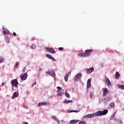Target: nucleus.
Masks as SVG:
<instances>
[{
	"label": "nucleus",
	"mask_w": 124,
	"mask_h": 124,
	"mask_svg": "<svg viewBox=\"0 0 124 124\" xmlns=\"http://www.w3.org/2000/svg\"><path fill=\"white\" fill-rule=\"evenodd\" d=\"M11 85L12 87H16L18 88V80L17 79H14L11 81Z\"/></svg>",
	"instance_id": "obj_1"
},
{
	"label": "nucleus",
	"mask_w": 124,
	"mask_h": 124,
	"mask_svg": "<svg viewBox=\"0 0 124 124\" xmlns=\"http://www.w3.org/2000/svg\"><path fill=\"white\" fill-rule=\"evenodd\" d=\"M48 73L49 74V75H51V76H52L53 77L56 75V74H55V71L53 70V69H48Z\"/></svg>",
	"instance_id": "obj_2"
},
{
	"label": "nucleus",
	"mask_w": 124,
	"mask_h": 124,
	"mask_svg": "<svg viewBox=\"0 0 124 124\" xmlns=\"http://www.w3.org/2000/svg\"><path fill=\"white\" fill-rule=\"evenodd\" d=\"M93 117H94V113L87 114L85 115L83 118L84 119H91V118H93Z\"/></svg>",
	"instance_id": "obj_3"
},
{
	"label": "nucleus",
	"mask_w": 124,
	"mask_h": 124,
	"mask_svg": "<svg viewBox=\"0 0 124 124\" xmlns=\"http://www.w3.org/2000/svg\"><path fill=\"white\" fill-rule=\"evenodd\" d=\"M45 49L47 52H50V53L56 54V51H55V50H54L53 48H51L50 47H46Z\"/></svg>",
	"instance_id": "obj_4"
},
{
	"label": "nucleus",
	"mask_w": 124,
	"mask_h": 124,
	"mask_svg": "<svg viewBox=\"0 0 124 124\" xmlns=\"http://www.w3.org/2000/svg\"><path fill=\"white\" fill-rule=\"evenodd\" d=\"M79 76H80V77H82V73H78L77 75H76L74 77V81L76 82H77L78 81V79H79Z\"/></svg>",
	"instance_id": "obj_5"
},
{
	"label": "nucleus",
	"mask_w": 124,
	"mask_h": 124,
	"mask_svg": "<svg viewBox=\"0 0 124 124\" xmlns=\"http://www.w3.org/2000/svg\"><path fill=\"white\" fill-rule=\"evenodd\" d=\"M27 78H28V74L27 73H25L23 75L20 76V79L21 80H25Z\"/></svg>",
	"instance_id": "obj_6"
},
{
	"label": "nucleus",
	"mask_w": 124,
	"mask_h": 124,
	"mask_svg": "<svg viewBox=\"0 0 124 124\" xmlns=\"http://www.w3.org/2000/svg\"><path fill=\"white\" fill-rule=\"evenodd\" d=\"M103 96H106V95H107V93L109 92V91H108V89L103 88Z\"/></svg>",
	"instance_id": "obj_7"
},
{
	"label": "nucleus",
	"mask_w": 124,
	"mask_h": 124,
	"mask_svg": "<svg viewBox=\"0 0 124 124\" xmlns=\"http://www.w3.org/2000/svg\"><path fill=\"white\" fill-rule=\"evenodd\" d=\"M93 49H87L85 50V55L86 57H89L90 56V53H92L93 52Z\"/></svg>",
	"instance_id": "obj_8"
},
{
	"label": "nucleus",
	"mask_w": 124,
	"mask_h": 124,
	"mask_svg": "<svg viewBox=\"0 0 124 124\" xmlns=\"http://www.w3.org/2000/svg\"><path fill=\"white\" fill-rule=\"evenodd\" d=\"M2 30L3 31V33H4V34H9V33H10L9 31L7 30L6 28H4L3 27Z\"/></svg>",
	"instance_id": "obj_9"
},
{
	"label": "nucleus",
	"mask_w": 124,
	"mask_h": 124,
	"mask_svg": "<svg viewBox=\"0 0 124 124\" xmlns=\"http://www.w3.org/2000/svg\"><path fill=\"white\" fill-rule=\"evenodd\" d=\"M91 82H92V79L91 78H89L87 81V89H90L91 88V86H92V84H91Z\"/></svg>",
	"instance_id": "obj_10"
},
{
	"label": "nucleus",
	"mask_w": 124,
	"mask_h": 124,
	"mask_svg": "<svg viewBox=\"0 0 124 124\" xmlns=\"http://www.w3.org/2000/svg\"><path fill=\"white\" fill-rule=\"evenodd\" d=\"M93 70H94V68H93V67H91L90 69H87L86 70V72L87 74H90V73H92V72H93Z\"/></svg>",
	"instance_id": "obj_11"
},
{
	"label": "nucleus",
	"mask_w": 124,
	"mask_h": 124,
	"mask_svg": "<svg viewBox=\"0 0 124 124\" xmlns=\"http://www.w3.org/2000/svg\"><path fill=\"white\" fill-rule=\"evenodd\" d=\"M18 96H19V93H18V92H15L12 97V99H14V98L18 97Z\"/></svg>",
	"instance_id": "obj_12"
},
{
	"label": "nucleus",
	"mask_w": 124,
	"mask_h": 124,
	"mask_svg": "<svg viewBox=\"0 0 124 124\" xmlns=\"http://www.w3.org/2000/svg\"><path fill=\"white\" fill-rule=\"evenodd\" d=\"M105 81H106L108 86H111V85H112V84L111 83V81H110V80H109V78H105Z\"/></svg>",
	"instance_id": "obj_13"
},
{
	"label": "nucleus",
	"mask_w": 124,
	"mask_h": 124,
	"mask_svg": "<svg viewBox=\"0 0 124 124\" xmlns=\"http://www.w3.org/2000/svg\"><path fill=\"white\" fill-rule=\"evenodd\" d=\"M111 98H110V97L108 96H107L104 99V102H109V101H110Z\"/></svg>",
	"instance_id": "obj_14"
},
{
	"label": "nucleus",
	"mask_w": 124,
	"mask_h": 124,
	"mask_svg": "<svg viewBox=\"0 0 124 124\" xmlns=\"http://www.w3.org/2000/svg\"><path fill=\"white\" fill-rule=\"evenodd\" d=\"M71 73V72L70 73H68L67 75H66L64 77V80L66 82H67L68 81V76H69V74Z\"/></svg>",
	"instance_id": "obj_15"
},
{
	"label": "nucleus",
	"mask_w": 124,
	"mask_h": 124,
	"mask_svg": "<svg viewBox=\"0 0 124 124\" xmlns=\"http://www.w3.org/2000/svg\"><path fill=\"white\" fill-rule=\"evenodd\" d=\"M102 113V116H103L104 115H106L107 113H108V109H105L103 111H101Z\"/></svg>",
	"instance_id": "obj_16"
},
{
	"label": "nucleus",
	"mask_w": 124,
	"mask_h": 124,
	"mask_svg": "<svg viewBox=\"0 0 124 124\" xmlns=\"http://www.w3.org/2000/svg\"><path fill=\"white\" fill-rule=\"evenodd\" d=\"M95 116H102L101 111H98L95 113Z\"/></svg>",
	"instance_id": "obj_17"
},
{
	"label": "nucleus",
	"mask_w": 124,
	"mask_h": 124,
	"mask_svg": "<svg viewBox=\"0 0 124 124\" xmlns=\"http://www.w3.org/2000/svg\"><path fill=\"white\" fill-rule=\"evenodd\" d=\"M79 122V120H72L70 121V124H75L77 123H78Z\"/></svg>",
	"instance_id": "obj_18"
},
{
	"label": "nucleus",
	"mask_w": 124,
	"mask_h": 124,
	"mask_svg": "<svg viewBox=\"0 0 124 124\" xmlns=\"http://www.w3.org/2000/svg\"><path fill=\"white\" fill-rule=\"evenodd\" d=\"M58 93L57 96H62V93H61L60 91L57 90Z\"/></svg>",
	"instance_id": "obj_19"
},
{
	"label": "nucleus",
	"mask_w": 124,
	"mask_h": 124,
	"mask_svg": "<svg viewBox=\"0 0 124 124\" xmlns=\"http://www.w3.org/2000/svg\"><path fill=\"white\" fill-rule=\"evenodd\" d=\"M115 76L116 79H119V78H120V73L118 72H116Z\"/></svg>",
	"instance_id": "obj_20"
},
{
	"label": "nucleus",
	"mask_w": 124,
	"mask_h": 124,
	"mask_svg": "<svg viewBox=\"0 0 124 124\" xmlns=\"http://www.w3.org/2000/svg\"><path fill=\"white\" fill-rule=\"evenodd\" d=\"M63 102L64 103H67V104H68V103H72L73 102V101H72V100H68V101H67V100H64V101H63Z\"/></svg>",
	"instance_id": "obj_21"
},
{
	"label": "nucleus",
	"mask_w": 124,
	"mask_h": 124,
	"mask_svg": "<svg viewBox=\"0 0 124 124\" xmlns=\"http://www.w3.org/2000/svg\"><path fill=\"white\" fill-rule=\"evenodd\" d=\"M78 55L80 57H87L85 53H78Z\"/></svg>",
	"instance_id": "obj_22"
},
{
	"label": "nucleus",
	"mask_w": 124,
	"mask_h": 124,
	"mask_svg": "<svg viewBox=\"0 0 124 124\" xmlns=\"http://www.w3.org/2000/svg\"><path fill=\"white\" fill-rule=\"evenodd\" d=\"M65 96L66 97H67V98H70V95H69V93H65Z\"/></svg>",
	"instance_id": "obj_23"
},
{
	"label": "nucleus",
	"mask_w": 124,
	"mask_h": 124,
	"mask_svg": "<svg viewBox=\"0 0 124 124\" xmlns=\"http://www.w3.org/2000/svg\"><path fill=\"white\" fill-rule=\"evenodd\" d=\"M46 56L47 57V58H48V59H51L52 58V56H51V55H49V54H46Z\"/></svg>",
	"instance_id": "obj_24"
},
{
	"label": "nucleus",
	"mask_w": 124,
	"mask_h": 124,
	"mask_svg": "<svg viewBox=\"0 0 124 124\" xmlns=\"http://www.w3.org/2000/svg\"><path fill=\"white\" fill-rule=\"evenodd\" d=\"M110 107H112V108H114L115 105L114 104V102H111L110 103Z\"/></svg>",
	"instance_id": "obj_25"
},
{
	"label": "nucleus",
	"mask_w": 124,
	"mask_h": 124,
	"mask_svg": "<svg viewBox=\"0 0 124 124\" xmlns=\"http://www.w3.org/2000/svg\"><path fill=\"white\" fill-rule=\"evenodd\" d=\"M35 48H36V46H35V45H32V46H31V49H35Z\"/></svg>",
	"instance_id": "obj_26"
},
{
	"label": "nucleus",
	"mask_w": 124,
	"mask_h": 124,
	"mask_svg": "<svg viewBox=\"0 0 124 124\" xmlns=\"http://www.w3.org/2000/svg\"><path fill=\"white\" fill-rule=\"evenodd\" d=\"M1 62H3V58L0 56V63Z\"/></svg>",
	"instance_id": "obj_27"
},
{
	"label": "nucleus",
	"mask_w": 124,
	"mask_h": 124,
	"mask_svg": "<svg viewBox=\"0 0 124 124\" xmlns=\"http://www.w3.org/2000/svg\"><path fill=\"white\" fill-rule=\"evenodd\" d=\"M93 96V92H90V97H91V98H92Z\"/></svg>",
	"instance_id": "obj_28"
},
{
	"label": "nucleus",
	"mask_w": 124,
	"mask_h": 124,
	"mask_svg": "<svg viewBox=\"0 0 124 124\" xmlns=\"http://www.w3.org/2000/svg\"><path fill=\"white\" fill-rule=\"evenodd\" d=\"M19 63L18 62H16V64H15V67H17Z\"/></svg>",
	"instance_id": "obj_29"
},
{
	"label": "nucleus",
	"mask_w": 124,
	"mask_h": 124,
	"mask_svg": "<svg viewBox=\"0 0 124 124\" xmlns=\"http://www.w3.org/2000/svg\"><path fill=\"white\" fill-rule=\"evenodd\" d=\"M47 104H48V103H47L46 102H42V105H47Z\"/></svg>",
	"instance_id": "obj_30"
},
{
	"label": "nucleus",
	"mask_w": 124,
	"mask_h": 124,
	"mask_svg": "<svg viewBox=\"0 0 124 124\" xmlns=\"http://www.w3.org/2000/svg\"><path fill=\"white\" fill-rule=\"evenodd\" d=\"M85 121H80L78 124H85Z\"/></svg>",
	"instance_id": "obj_31"
},
{
	"label": "nucleus",
	"mask_w": 124,
	"mask_h": 124,
	"mask_svg": "<svg viewBox=\"0 0 124 124\" xmlns=\"http://www.w3.org/2000/svg\"><path fill=\"white\" fill-rule=\"evenodd\" d=\"M52 118L54 119V120H55V121H58V118H57V117L56 116H52Z\"/></svg>",
	"instance_id": "obj_32"
},
{
	"label": "nucleus",
	"mask_w": 124,
	"mask_h": 124,
	"mask_svg": "<svg viewBox=\"0 0 124 124\" xmlns=\"http://www.w3.org/2000/svg\"><path fill=\"white\" fill-rule=\"evenodd\" d=\"M120 88H121L122 90H124V85H122L120 86Z\"/></svg>",
	"instance_id": "obj_33"
},
{
	"label": "nucleus",
	"mask_w": 124,
	"mask_h": 124,
	"mask_svg": "<svg viewBox=\"0 0 124 124\" xmlns=\"http://www.w3.org/2000/svg\"><path fill=\"white\" fill-rule=\"evenodd\" d=\"M57 89L58 90V91H62V87H57Z\"/></svg>",
	"instance_id": "obj_34"
},
{
	"label": "nucleus",
	"mask_w": 124,
	"mask_h": 124,
	"mask_svg": "<svg viewBox=\"0 0 124 124\" xmlns=\"http://www.w3.org/2000/svg\"><path fill=\"white\" fill-rule=\"evenodd\" d=\"M6 42H9V39L8 38H6L5 39Z\"/></svg>",
	"instance_id": "obj_35"
},
{
	"label": "nucleus",
	"mask_w": 124,
	"mask_h": 124,
	"mask_svg": "<svg viewBox=\"0 0 124 124\" xmlns=\"http://www.w3.org/2000/svg\"><path fill=\"white\" fill-rule=\"evenodd\" d=\"M58 49L60 51H62V50H63V47H59Z\"/></svg>",
	"instance_id": "obj_36"
},
{
	"label": "nucleus",
	"mask_w": 124,
	"mask_h": 124,
	"mask_svg": "<svg viewBox=\"0 0 124 124\" xmlns=\"http://www.w3.org/2000/svg\"><path fill=\"white\" fill-rule=\"evenodd\" d=\"M52 61H54V62H55L56 61V59H55V58H54V57H51V59Z\"/></svg>",
	"instance_id": "obj_37"
},
{
	"label": "nucleus",
	"mask_w": 124,
	"mask_h": 124,
	"mask_svg": "<svg viewBox=\"0 0 124 124\" xmlns=\"http://www.w3.org/2000/svg\"><path fill=\"white\" fill-rule=\"evenodd\" d=\"M41 105H42V102L39 103L38 105V106H41Z\"/></svg>",
	"instance_id": "obj_38"
},
{
	"label": "nucleus",
	"mask_w": 124,
	"mask_h": 124,
	"mask_svg": "<svg viewBox=\"0 0 124 124\" xmlns=\"http://www.w3.org/2000/svg\"><path fill=\"white\" fill-rule=\"evenodd\" d=\"M34 85H36V81H35L33 84H32V87H33Z\"/></svg>",
	"instance_id": "obj_39"
},
{
	"label": "nucleus",
	"mask_w": 124,
	"mask_h": 124,
	"mask_svg": "<svg viewBox=\"0 0 124 124\" xmlns=\"http://www.w3.org/2000/svg\"><path fill=\"white\" fill-rule=\"evenodd\" d=\"M74 112V110H70L68 112V113H72Z\"/></svg>",
	"instance_id": "obj_40"
},
{
	"label": "nucleus",
	"mask_w": 124,
	"mask_h": 124,
	"mask_svg": "<svg viewBox=\"0 0 124 124\" xmlns=\"http://www.w3.org/2000/svg\"><path fill=\"white\" fill-rule=\"evenodd\" d=\"M13 34V35H14V36H16V35H17V34H16V33L15 32H14Z\"/></svg>",
	"instance_id": "obj_41"
},
{
	"label": "nucleus",
	"mask_w": 124,
	"mask_h": 124,
	"mask_svg": "<svg viewBox=\"0 0 124 124\" xmlns=\"http://www.w3.org/2000/svg\"><path fill=\"white\" fill-rule=\"evenodd\" d=\"M74 112H75V113H78L79 112V111H77L76 110H74Z\"/></svg>",
	"instance_id": "obj_42"
},
{
	"label": "nucleus",
	"mask_w": 124,
	"mask_h": 124,
	"mask_svg": "<svg viewBox=\"0 0 124 124\" xmlns=\"http://www.w3.org/2000/svg\"><path fill=\"white\" fill-rule=\"evenodd\" d=\"M25 69H26V67H24L23 68V71L24 72H25Z\"/></svg>",
	"instance_id": "obj_43"
},
{
	"label": "nucleus",
	"mask_w": 124,
	"mask_h": 124,
	"mask_svg": "<svg viewBox=\"0 0 124 124\" xmlns=\"http://www.w3.org/2000/svg\"><path fill=\"white\" fill-rule=\"evenodd\" d=\"M41 70H42V69H41V68H40L39 69V71H41Z\"/></svg>",
	"instance_id": "obj_44"
},
{
	"label": "nucleus",
	"mask_w": 124,
	"mask_h": 124,
	"mask_svg": "<svg viewBox=\"0 0 124 124\" xmlns=\"http://www.w3.org/2000/svg\"><path fill=\"white\" fill-rule=\"evenodd\" d=\"M24 107H25L26 108H27V107H26V106L23 105Z\"/></svg>",
	"instance_id": "obj_45"
},
{
	"label": "nucleus",
	"mask_w": 124,
	"mask_h": 124,
	"mask_svg": "<svg viewBox=\"0 0 124 124\" xmlns=\"http://www.w3.org/2000/svg\"><path fill=\"white\" fill-rule=\"evenodd\" d=\"M24 107H25L26 108H27V107H26V106L23 105Z\"/></svg>",
	"instance_id": "obj_46"
}]
</instances>
